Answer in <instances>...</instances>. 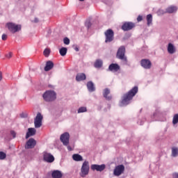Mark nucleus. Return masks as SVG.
I'll return each instance as SVG.
<instances>
[{"instance_id": "4be33fe9", "label": "nucleus", "mask_w": 178, "mask_h": 178, "mask_svg": "<svg viewBox=\"0 0 178 178\" xmlns=\"http://www.w3.org/2000/svg\"><path fill=\"white\" fill-rule=\"evenodd\" d=\"M87 87L90 92H93V91H95V87L94 86V83H92V81H88L87 83Z\"/></svg>"}, {"instance_id": "2f4dec72", "label": "nucleus", "mask_w": 178, "mask_h": 178, "mask_svg": "<svg viewBox=\"0 0 178 178\" xmlns=\"http://www.w3.org/2000/svg\"><path fill=\"white\" fill-rule=\"evenodd\" d=\"M84 112H87V108L86 107H81L78 110V113H83Z\"/></svg>"}, {"instance_id": "0eeeda50", "label": "nucleus", "mask_w": 178, "mask_h": 178, "mask_svg": "<svg viewBox=\"0 0 178 178\" xmlns=\"http://www.w3.org/2000/svg\"><path fill=\"white\" fill-rule=\"evenodd\" d=\"M124 173V165L123 164L118 165L113 170L114 176L119 177Z\"/></svg>"}, {"instance_id": "b1692460", "label": "nucleus", "mask_w": 178, "mask_h": 178, "mask_svg": "<svg viewBox=\"0 0 178 178\" xmlns=\"http://www.w3.org/2000/svg\"><path fill=\"white\" fill-rule=\"evenodd\" d=\"M51 176L53 178H60L62 177V172L59 170H55L52 172Z\"/></svg>"}, {"instance_id": "ea45409f", "label": "nucleus", "mask_w": 178, "mask_h": 178, "mask_svg": "<svg viewBox=\"0 0 178 178\" xmlns=\"http://www.w3.org/2000/svg\"><path fill=\"white\" fill-rule=\"evenodd\" d=\"M2 81V72L0 71V81Z\"/></svg>"}, {"instance_id": "c9c22d12", "label": "nucleus", "mask_w": 178, "mask_h": 178, "mask_svg": "<svg viewBox=\"0 0 178 178\" xmlns=\"http://www.w3.org/2000/svg\"><path fill=\"white\" fill-rule=\"evenodd\" d=\"M10 134L13 136V138H16V132L15 131H11Z\"/></svg>"}, {"instance_id": "a878e982", "label": "nucleus", "mask_w": 178, "mask_h": 178, "mask_svg": "<svg viewBox=\"0 0 178 178\" xmlns=\"http://www.w3.org/2000/svg\"><path fill=\"white\" fill-rule=\"evenodd\" d=\"M146 19L147 22V26H151V24H152V15H147Z\"/></svg>"}, {"instance_id": "f03ea898", "label": "nucleus", "mask_w": 178, "mask_h": 178, "mask_svg": "<svg viewBox=\"0 0 178 178\" xmlns=\"http://www.w3.org/2000/svg\"><path fill=\"white\" fill-rule=\"evenodd\" d=\"M42 97L46 102H52L56 99V92L53 90H47L43 94Z\"/></svg>"}, {"instance_id": "c85d7f7f", "label": "nucleus", "mask_w": 178, "mask_h": 178, "mask_svg": "<svg viewBox=\"0 0 178 178\" xmlns=\"http://www.w3.org/2000/svg\"><path fill=\"white\" fill-rule=\"evenodd\" d=\"M49 54H51V49H45L43 51V55L46 57L48 58L49 56Z\"/></svg>"}, {"instance_id": "37998d69", "label": "nucleus", "mask_w": 178, "mask_h": 178, "mask_svg": "<svg viewBox=\"0 0 178 178\" xmlns=\"http://www.w3.org/2000/svg\"><path fill=\"white\" fill-rule=\"evenodd\" d=\"M79 1H81V2H83V1H84V0H79Z\"/></svg>"}, {"instance_id": "9b49d317", "label": "nucleus", "mask_w": 178, "mask_h": 178, "mask_svg": "<svg viewBox=\"0 0 178 178\" xmlns=\"http://www.w3.org/2000/svg\"><path fill=\"white\" fill-rule=\"evenodd\" d=\"M136 27V24L133 22H124L122 26V30L123 31H129Z\"/></svg>"}, {"instance_id": "79ce46f5", "label": "nucleus", "mask_w": 178, "mask_h": 178, "mask_svg": "<svg viewBox=\"0 0 178 178\" xmlns=\"http://www.w3.org/2000/svg\"><path fill=\"white\" fill-rule=\"evenodd\" d=\"M75 51H79V48L76 47V48L75 49Z\"/></svg>"}, {"instance_id": "393cba45", "label": "nucleus", "mask_w": 178, "mask_h": 178, "mask_svg": "<svg viewBox=\"0 0 178 178\" xmlns=\"http://www.w3.org/2000/svg\"><path fill=\"white\" fill-rule=\"evenodd\" d=\"M103 63H104L102 62V60L97 59V60H96V61L95 62L94 66H95V67H96V68L102 67Z\"/></svg>"}, {"instance_id": "a19ab883", "label": "nucleus", "mask_w": 178, "mask_h": 178, "mask_svg": "<svg viewBox=\"0 0 178 178\" xmlns=\"http://www.w3.org/2000/svg\"><path fill=\"white\" fill-rule=\"evenodd\" d=\"M34 22H35V23H38V19L37 18H35Z\"/></svg>"}, {"instance_id": "f257e3e1", "label": "nucleus", "mask_w": 178, "mask_h": 178, "mask_svg": "<svg viewBox=\"0 0 178 178\" xmlns=\"http://www.w3.org/2000/svg\"><path fill=\"white\" fill-rule=\"evenodd\" d=\"M137 92H138V87L135 86L127 93L124 94L121 101V106L129 105L130 104V101L133 99V97H135Z\"/></svg>"}, {"instance_id": "39448f33", "label": "nucleus", "mask_w": 178, "mask_h": 178, "mask_svg": "<svg viewBox=\"0 0 178 178\" xmlns=\"http://www.w3.org/2000/svg\"><path fill=\"white\" fill-rule=\"evenodd\" d=\"M88 173H90V163L85 161L81 168L79 175L81 177H86V176L88 175Z\"/></svg>"}, {"instance_id": "6e6552de", "label": "nucleus", "mask_w": 178, "mask_h": 178, "mask_svg": "<svg viewBox=\"0 0 178 178\" xmlns=\"http://www.w3.org/2000/svg\"><path fill=\"white\" fill-rule=\"evenodd\" d=\"M42 119H43L42 115H41L40 113H38L34 120V124H35V129H40V127L42 126Z\"/></svg>"}, {"instance_id": "2eb2a0df", "label": "nucleus", "mask_w": 178, "mask_h": 178, "mask_svg": "<svg viewBox=\"0 0 178 178\" xmlns=\"http://www.w3.org/2000/svg\"><path fill=\"white\" fill-rule=\"evenodd\" d=\"M108 70H110V72H119V70H120V65L118 63H111L108 66Z\"/></svg>"}, {"instance_id": "4c0bfd02", "label": "nucleus", "mask_w": 178, "mask_h": 178, "mask_svg": "<svg viewBox=\"0 0 178 178\" xmlns=\"http://www.w3.org/2000/svg\"><path fill=\"white\" fill-rule=\"evenodd\" d=\"M172 178H178V172H174L172 174Z\"/></svg>"}, {"instance_id": "473e14b6", "label": "nucleus", "mask_w": 178, "mask_h": 178, "mask_svg": "<svg viewBox=\"0 0 178 178\" xmlns=\"http://www.w3.org/2000/svg\"><path fill=\"white\" fill-rule=\"evenodd\" d=\"M63 42L65 45H69L70 44V40L68 38H65L63 39Z\"/></svg>"}, {"instance_id": "f8f14e48", "label": "nucleus", "mask_w": 178, "mask_h": 178, "mask_svg": "<svg viewBox=\"0 0 178 178\" xmlns=\"http://www.w3.org/2000/svg\"><path fill=\"white\" fill-rule=\"evenodd\" d=\"M35 145H37V141H35L34 138H31L26 142L25 148H26V149H31L34 148V147H35Z\"/></svg>"}, {"instance_id": "dca6fc26", "label": "nucleus", "mask_w": 178, "mask_h": 178, "mask_svg": "<svg viewBox=\"0 0 178 178\" xmlns=\"http://www.w3.org/2000/svg\"><path fill=\"white\" fill-rule=\"evenodd\" d=\"M109 94H111V90H109V88H105L103 91V97L108 101H111V99H112V96L109 95Z\"/></svg>"}, {"instance_id": "f704fd0d", "label": "nucleus", "mask_w": 178, "mask_h": 178, "mask_svg": "<svg viewBox=\"0 0 178 178\" xmlns=\"http://www.w3.org/2000/svg\"><path fill=\"white\" fill-rule=\"evenodd\" d=\"M85 26L88 27V29H90L91 27V22H86Z\"/></svg>"}, {"instance_id": "ddd939ff", "label": "nucleus", "mask_w": 178, "mask_h": 178, "mask_svg": "<svg viewBox=\"0 0 178 178\" xmlns=\"http://www.w3.org/2000/svg\"><path fill=\"white\" fill-rule=\"evenodd\" d=\"M90 168L92 170H97V172H102L103 170H105V168H106V166L105 164H92Z\"/></svg>"}, {"instance_id": "1a4fd4ad", "label": "nucleus", "mask_w": 178, "mask_h": 178, "mask_svg": "<svg viewBox=\"0 0 178 178\" xmlns=\"http://www.w3.org/2000/svg\"><path fill=\"white\" fill-rule=\"evenodd\" d=\"M43 159L44 162H47L48 163H52L54 161H55V157L51 153H48L47 152H43Z\"/></svg>"}, {"instance_id": "e433bc0d", "label": "nucleus", "mask_w": 178, "mask_h": 178, "mask_svg": "<svg viewBox=\"0 0 178 178\" xmlns=\"http://www.w3.org/2000/svg\"><path fill=\"white\" fill-rule=\"evenodd\" d=\"M12 52L8 53V54H6V58H8V59H10V58H12Z\"/></svg>"}, {"instance_id": "bb28decb", "label": "nucleus", "mask_w": 178, "mask_h": 178, "mask_svg": "<svg viewBox=\"0 0 178 178\" xmlns=\"http://www.w3.org/2000/svg\"><path fill=\"white\" fill-rule=\"evenodd\" d=\"M60 55L61 56H65L67 54V49L66 47H62L60 50Z\"/></svg>"}, {"instance_id": "7c9ffc66", "label": "nucleus", "mask_w": 178, "mask_h": 178, "mask_svg": "<svg viewBox=\"0 0 178 178\" xmlns=\"http://www.w3.org/2000/svg\"><path fill=\"white\" fill-rule=\"evenodd\" d=\"M6 159V154L3 152H0V160L3 161Z\"/></svg>"}, {"instance_id": "58836bf2", "label": "nucleus", "mask_w": 178, "mask_h": 178, "mask_svg": "<svg viewBox=\"0 0 178 178\" xmlns=\"http://www.w3.org/2000/svg\"><path fill=\"white\" fill-rule=\"evenodd\" d=\"M142 20H143V16L138 15V17L137 18V21L138 22H141Z\"/></svg>"}, {"instance_id": "4468645a", "label": "nucleus", "mask_w": 178, "mask_h": 178, "mask_svg": "<svg viewBox=\"0 0 178 178\" xmlns=\"http://www.w3.org/2000/svg\"><path fill=\"white\" fill-rule=\"evenodd\" d=\"M140 65L142 67H144V69H151V66H152L151 61L147 59L141 60Z\"/></svg>"}, {"instance_id": "5701e85b", "label": "nucleus", "mask_w": 178, "mask_h": 178, "mask_svg": "<svg viewBox=\"0 0 178 178\" xmlns=\"http://www.w3.org/2000/svg\"><path fill=\"white\" fill-rule=\"evenodd\" d=\"M72 159L76 162H81L83 161V156L79 154H75L72 155Z\"/></svg>"}, {"instance_id": "a211bd4d", "label": "nucleus", "mask_w": 178, "mask_h": 178, "mask_svg": "<svg viewBox=\"0 0 178 178\" xmlns=\"http://www.w3.org/2000/svg\"><path fill=\"white\" fill-rule=\"evenodd\" d=\"M54 68V63L49 60L46 63V66L44 67V72H49Z\"/></svg>"}, {"instance_id": "cd10ccee", "label": "nucleus", "mask_w": 178, "mask_h": 178, "mask_svg": "<svg viewBox=\"0 0 178 178\" xmlns=\"http://www.w3.org/2000/svg\"><path fill=\"white\" fill-rule=\"evenodd\" d=\"M172 155L174 157H176L178 156V148L177 147H172Z\"/></svg>"}, {"instance_id": "20e7f679", "label": "nucleus", "mask_w": 178, "mask_h": 178, "mask_svg": "<svg viewBox=\"0 0 178 178\" xmlns=\"http://www.w3.org/2000/svg\"><path fill=\"white\" fill-rule=\"evenodd\" d=\"M126 54V47L124 46H121L119 47L116 56L118 59H120L121 60H123L124 63H127V57L124 56Z\"/></svg>"}, {"instance_id": "72a5a7b5", "label": "nucleus", "mask_w": 178, "mask_h": 178, "mask_svg": "<svg viewBox=\"0 0 178 178\" xmlns=\"http://www.w3.org/2000/svg\"><path fill=\"white\" fill-rule=\"evenodd\" d=\"M1 38L3 40V41H6L7 38H8V35L5 33H3L1 36Z\"/></svg>"}, {"instance_id": "6ab92c4d", "label": "nucleus", "mask_w": 178, "mask_h": 178, "mask_svg": "<svg viewBox=\"0 0 178 178\" xmlns=\"http://www.w3.org/2000/svg\"><path fill=\"white\" fill-rule=\"evenodd\" d=\"M87 79L86 74L84 73H79L76 74V81H83Z\"/></svg>"}, {"instance_id": "9d476101", "label": "nucleus", "mask_w": 178, "mask_h": 178, "mask_svg": "<svg viewBox=\"0 0 178 178\" xmlns=\"http://www.w3.org/2000/svg\"><path fill=\"white\" fill-rule=\"evenodd\" d=\"M70 138V135L67 132L63 134L60 137V140L61 143H63V145H69Z\"/></svg>"}, {"instance_id": "423d86ee", "label": "nucleus", "mask_w": 178, "mask_h": 178, "mask_svg": "<svg viewBox=\"0 0 178 178\" xmlns=\"http://www.w3.org/2000/svg\"><path fill=\"white\" fill-rule=\"evenodd\" d=\"M104 35L106 37L105 42H112L113 40L115 33L112 29H108L104 32Z\"/></svg>"}, {"instance_id": "412c9836", "label": "nucleus", "mask_w": 178, "mask_h": 178, "mask_svg": "<svg viewBox=\"0 0 178 178\" xmlns=\"http://www.w3.org/2000/svg\"><path fill=\"white\" fill-rule=\"evenodd\" d=\"M165 12L166 13H175L177 12V7L175 6H170L166 8Z\"/></svg>"}, {"instance_id": "7ed1b4c3", "label": "nucleus", "mask_w": 178, "mask_h": 178, "mask_svg": "<svg viewBox=\"0 0 178 178\" xmlns=\"http://www.w3.org/2000/svg\"><path fill=\"white\" fill-rule=\"evenodd\" d=\"M6 27L8 28V30L10 31V33H12V34H15V33H17L22 30V25L16 24L13 22L7 23L6 24Z\"/></svg>"}, {"instance_id": "aec40b11", "label": "nucleus", "mask_w": 178, "mask_h": 178, "mask_svg": "<svg viewBox=\"0 0 178 178\" xmlns=\"http://www.w3.org/2000/svg\"><path fill=\"white\" fill-rule=\"evenodd\" d=\"M168 54H173L175 52H176V48L175 47V45L172 43H169L168 46Z\"/></svg>"}, {"instance_id": "c756f323", "label": "nucleus", "mask_w": 178, "mask_h": 178, "mask_svg": "<svg viewBox=\"0 0 178 178\" xmlns=\"http://www.w3.org/2000/svg\"><path fill=\"white\" fill-rule=\"evenodd\" d=\"M172 123L174 124H177L178 123V114H175L172 119Z\"/></svg>"}, {"instance_id": "f3484780", "label": "nucleus", "mask_w": 178, "mask_h": 178, "mask_svg": "<svg viewBox=\"0 0 178 178\" xmlns=\"http://www.w3.org/2000/svg\"><path fill=\"white\" fill-rule=\"evenodd\" d=\"M37 133V130H35L34 128H29L28 132L26 134V138H29V137H31L33 136H35V134Z\"/></svg>"}]
</instances>
